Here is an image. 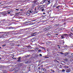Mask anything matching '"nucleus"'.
<instances>
[{"instance_id":"obj_1","label":"nucleus","mask_w":73,"mask_h":73,"mask_svg":"<svg viewBox=\"0 0 73 73\" xmlns=\"http://www.w3.org/2000/svg\"><path fill=\"white\" fill-rule=\"evenodd\" d=\"M50 28L49 27H48L43 29V30L44 31H49V30H50Z\"/></svg>"},{"instance_id":"obj_2","label":"nucleus","mask_w":73,"mask_h":73,"mask_svg":"<svg viewBox=\"0 0 73 73\" xmlns=\"http://www.w3.org/2000/svg\"><path fill=\"white\" fill-rule=\"evenodd\" d=\"M29 12L30 13H33V14H35V13H37V11H32L31 10L30 11H29Z\"/></svg>"},{"instance_id":"obj_3","label":"nucleus","mask_w":73,"mask_h":73,"mask_svg":"<svg viewBox=\"0 0 73 73\" xmlns=\"http://www.w3.org/2000/svg\"><path fill=\"white\" fill-rule=\"evenodd\" d=\"M45 5H46V4H45L44 5H40V9L44 8H45Z\"/></svg>"},{"instance_id":"obj_4","label":"nucleus","mask_w":73,"mask_h":73,"mask_svg":"<svg viewBox=\"0 0 73 73\" xmlns=\"http://www.w3.org/2000/svg\"><path fill=\"white\" fill-rule=\"evenodd\" d=\"M48 0H43L42 2H40L41 4H43L46 1H48Z\"/></svg>"},{"instance_id":"obj_5","label":"nucleus","mask_w":73,"mask_h":73,"mask_svg":"<svg viewBox=\"0 0 73 73\" xmlns=\"http://www.w3.org/2000/svg\"><path fill=\"white\" fill-rule=\"evenodd\" d=\"M13 13V11L12 10H9V11H7V13L8 14H10L12 13Z\"/></svg>"},{"instance_id":"obj_6","label":"nucleus","mask_w":73,"mask_h":73,"mask_svg":"<svg viewBox=\"0 0 73 73\" xmlns=\"http://www.w3.org/2000/svg\"><path fill=\"white\" fill-rule=\"evenodd\" d=\"M29 11H31L29 10L28 11L27 13L26 14V15H27V16H29V15H30V13H29V12L30 13V12H29Z\"/></svg>"},{"instance_id":"obj_7","label":"nucleus","mask_w":73,"mask_h":73,"mask_svg":"<svg viewBox=\"0 0 73 73\" xmlns=\"http://www.w3.org/2000/svg\"><path fill=\"white\" fill-rule=\"evenodd\" d=\"M7 35H8V34H7V33H6V34H4L2 35L3 37H5V36H7Z\"/></svg>"},{"instance_id":"obj_8","label":"nucleus","mask_w":73,"mask_h":73,"mask_svg":"<svg viewBox=\"0 0 73 73\" xmlns=\"http://www.w3.org/2000/svg\"><path fill=\"white\" fill-rule=\"evenodd\" d=\"M31 62V60H29L28 61H27V62H25V64H28V63H29V62Z\"/></svg>"},{"instance_id":"obj_9","label":"nucleus","mask_w":73,"mask_h":73,"mask_svg":"<svg viewBox=\"0 0 73 73\" xmlns=\"http://www.w3.org/2000/svg\"><path fill=\"white\" fill-rule=\"evenodd\" d=\"M21 57H19L18 59V61H19V62H20V61H21Z\"/></svg>"},{"instance_id":"obj_10","label":"nucleus","mask_w":73,"mask_h":73,"mask_svg":"<svg viewBox=\"0 0 73 73\" xmlns=\"http://www.w3.org/2000/svg\"><path fill=\"white\" fill-rule=\"evenodd\" d=\"M51 42L50 41V42H46V43L47 44H48V45H49V44H50V43Z\"/></svg>"},{"instance_id":"obj_11","label":"nucleus","mask_w":73,"mask_h":73,"mask_svg":"<svg viewBox=\"0 0 73 73\" xmlns=\"http://www.w3.org/2000/svg\"><path fill=\"white\" fill-rule=\"evenodd\" d=\"M56 6H57V5L56 4H55L53 6V8H55Z\"/></svg>"},{"instance_id":"obj_12","label":"nucleus","mask_w":73,"mask_h":73,"mask_svg":"<svg viewBox=\"0 0 73 73\" xmlns=\"http://www.w3.org/2000/svg\"><path fill=\"white\" fill-rule=\"evenodd\" d=\"M42 70H43V71H44V72H45L46 71L45 69L44 68H42Z\"/></svg>"},{"instance_id":"obj_13","label":"nucleus","mask_w":73,"mask_h":73,"mask_svg":"<svg viewBox=\"0 0 73 73\" xmlns=\"http://www.w3.org/2000/svg\"><path fill=\"white\" fill-rule=\"evenodd\" d=\"M36 33H33V35L32 36H36V35H35V34H36Z\"/></svg>"},{"instance_id":"obj_14","label":"nucleus","mask_w":73,"mask_h":73,"mask_svg":"<svg viewBox=\"0 0 73 73\" xmlns=\"http://www.w3.org/2000/svg\"><path fill=\"white\" fill-rule=\"evenodd\" d=\"M47 16V15H42V17H44L45 18H46Z\"/></svg>"},{"instance_id":"obj_15","label":"nucleus","mask_w":73,"mask_h":73,"mask_svg":"<svg viewBox=\"0 0 73 73\" xmlns=\"http://www.w3.org/2000/svg\"><path fill=\"white\" fill-rule=\"evenodd\" d=\"M66 72H67V73H69V72H70V70L68 69L66 70Z\"/></svg>"},{"instance_id":"obj_16","label":"nucleus","mask_w":73,"mask_h":73,"mask_svg":"<svg viewBox=\"0 0 73 73\" xmlns=\"http://www.w3.org/2000/svg\"><path fill=\"white\" fill-rule=\"evenodd\" d=\"M69 53H67L66 52V53H65V56H67L68 55V54H69Z\"/></svg>"},{"instance_id":"obj_17","label":"nucleus","mask_w":73,"mask_h":73,"mask_svg":"<svg viewBox=\"0 0 73 73\" xmlns=\"http://www.w3.org/2000/svg\"><path fill=\"white\" fill-rule=\"evenodd\" d=\"M40 5H41L38 6V9H39L40 8Z\"/></svg>"},{"instance_id":"obj_18","label":"nucleus","mask_w":73,"mask_h":73,"mask_svg":"<svg viewBox=\"0 0 73 73\" xmlns=\"http://www.w3.org/2000/svg\"><path fill=\"white\" fill-rule=\"evenodd\" d=\"M48 3H47V4H46V5H49V4H50V1H48Z\"/></svg>"},{"instance_id":"obj_19","label":"nucleus","mask_w":73,"mask_h":73,"mask_svg":"<svg viewBox=\"0 0 73 73\" xmlns=\"http://www.w3.org/2000/svg\"><path fill=\"white\" fill-rule=\"evenodd\" d=\"M9 29H14V27H10L9 28Z\"/></svg>"},{"instance_id":"obj_20","label":"nucleus","mask_w":73,"mask_h":73,"mask_svg":"<svg viewBox=\"0 0 73 73\" xmlns=\"http://www.w3.org/2000/svg\"><path fill=\"white\" fill-rule=\"evenodd\" d=\"M62 72H65V70L64 69H63L62 70Z\"/></svg>"},{"instance_id":"obj_21","label":"nucleus","mask_w":73,"mask_h":73,"mask_svg":"<svg viewBox=\"0 0 73 73\" xmlns=\"http://www.w3.org/2000/svg\"><path fill=\"white\" fill-rule=\"evenodd\" d=\"M61 37L62 38H65L64 36V35H62L61 36Z\"/></svg>"},{"instance_id":"obj_22","label":"nucleus","mask_w":73,"mask_h":73,"mask_svg":"<svg viewBox=\"0 0 73 73\" xmlns=\"http://www.w3.org/2000/svg\"><path fill=\"white\" fill-rule=\"evenodd\" d=\"M63 35L64 36H66L67 35V34H63Z\"/></svg>"},{"instance_id":"obj_23","label":"nucleus","mask_w":73,"mask_h":73,"mask_svg":"<svg viewBox=\"0 0 73 73\" xmlns=\"http://www.w3.org/2000/svg\"><path fill=\"white\" fill-rule=\"evenodd\" d=\"M31 46H28L27 48L28 49H29V48H31Z\"/></svg>"},{"instance_id":"obj_24","label":"nucleus","mask_w":73,"mask_h":73,"mask_svg":"<svg viewBox=\"0 0 73 73\" xmlns=\"http://www.w3.org/2000/svg\"><path fill=\"white\" fill-rule=\"evenodd\" d=\"M30 56L31 55H28L27 56H26V57H27H27H30Z\"/></svg>"},{"instance_id":"obj_25","label":"nucleus","mask_w":73,"mask_h":73,"mask_svg":"<svg viewBox=\"0 0 73 73\" xmlns=\"http://www.w3.org/2000/svg\"><path fill=\"white\" fill-rule=\"evenodd\" d=\"M15 73H17V72H18V70H16L14 71Z\"/></svg>"},{"instance_id":"obj_26","label":"nucleus","mask_w":73,"mask_h":73,"mask_svg":"<svg viewBox=\"0 0 73 73\" xmlns=\"http://www.w3.org/2000/svg\"><path fill=\"white\" fill-rule=\"evenodd\" d=\"M35 50H38V48H36L35 49Z\"/></svg>"},{"instance_id":"obj_27","label":"nucleus","mask_w":73,"mask_h":73,"mask_svg":"<svg viewBox=\"0 0 73 73\" xmlns=\"http://www.w3.org/2000/svg\"><path fill=\"white\" fill-rule=\"evenodd\" d=\"M44 9H41V11L42 12H43V11H44Z\"/></svg>"},{"instance_id":"obj_28","label":"nucleus","mask_w":73,"mask_h":73,"mask_svg":"<svg viewBox=\"0 0 73 73\" xmlns=\"http://www.w3.org/2000/svg\"><path fill=\"white\" fill-rule=\"evenodd\" d=\"M6 46V44H3V45H2V46L3 47H4V46Z\"/></svg>"},{"instance_id":"obj_29","label":"nucleus","mask_w":73,"mask_h":73,"mask_svg":"<svg viewBox=\"0 0 73 73\" xmlns=\"http://www.w3.org/2000/svg\"><path fill=\"white\" fill-rule=\"evenodd\" d=\"M65 68H68V66H65Z\"/></svg>"},{"instance_id":"obj_30","label":"nucleus","mask_w":73,"mask_h":73,"mask_svg":"<svg viewBox=\"0 0 73 73\" xmlns=\"http://www.w3.org/2000/svg\"><path fill=\"white\" fill-rule=\"evenodd\" d=\"M70 61H73V59H70Z\"/></svg>"},{"instance_id":"obj_31","label":"nucleus","mask_w":73,"mask_h":73,"mask_svg":"<svg viewBox=\"0 0 73 73\" xmlns=\"http://www.w3.org/2000/svg\"><path fill=\"white\" fill-rule=\"evenodd\" d=\"M68 59H66L65 60V61H68Z\"/></svg>"},{"instance_id":"obj_32","label":"nucleus","mask_w":73,"mask_h":73,"mask_svg":"<svg viewBox=\"0 0 73 73\" xmlns=\"http://www.w3.org/2000/svg\"><path fill=\"white\" fill-rule=\"evenodd\" d=\"M16 15H14V17H13V18H14V17H15L17 15V14H16Z\"/></svg>"},{"instance_id":"obj_33","label":"nucleus","mask_w":73,"mask_h":73,"mask_svg":"<svg viewBox=\"0 0 73 73\" xmlns=\"http://www.w3.org/2000/svg\"><path fill=\"white\" fill-rule=\"evenodd\" d=\"M60 54H64L62 52H60Z\"/></svg>"},{"instance_id":"obj_34","label":"nucleus","mask_w":73,"mask_h":73,"mask_svg":"<svg viewBox=\"0 0 73 73\" xmlns=\"http://www.w3.org/2000/svg\"><path fill=\"white\" fill-rule=\"evenodd\" d=\"M19 9H15V11H19Z\"/></svg>"},{"instance_id":"obj_35","label":"nucleus","mask_w":73,"mask_h":73,"mask_svg":"<svg viewBox=\"0 0 73 73\" xmlns=\"http://www.w3.org/2000/svg\"><path fill=\"white\" fill-rule=\"evenodd\" d=\"M1 33H4V32H0V34H1Z\"/></svg>"},{"instance_id":"obj_36","label":"nucleus","mask_w":73,"mask_h":73,"mask_svg":"<svg viewBox=\"0 0 73 73\" xmlns=\"http://www.w3.org/2000/svg\"><path fill=\"white\" fill-rule=\"evenodd\" d=\"M36 2H37V1H33V3H36Z\"/></svg>"},{"instance_id":"obj_37","label":"nucleus","mask_w":73,"mask_h":73,"mask_svg":"<svg viewBox=\"0 0 73 73\" xmlns=\"http://www.w3.org/2000/svg\"><path fill=\"white\" fill-rule=\"evenodd\" d=\"M4 12H2L1 13V14H4Z\"/></svg>"},{"instance_id":"obj_38","label":"nucleus","mask_w":73,"mask_h":73,"mask_svg":"<svg viewBox=\"0 0 73 73\" xmlns=\"http://www.w3.org/2000/svg\"><path fill=\"white\" fill-rule=\"evenodd\" d=\"M13 15H14V14H11L10 15V16H12Z\"/></svg>"},{"instance_id":"obj_39","label":"nucleus","mask_w":73,"mask_h":73,"mask_svg":"<svg viewBox=\"0 0 73 73\" xmlns=\"http://www.w3.org/2000/svg\"><path fill=\"white\" fill-rule=\"evenodd\" d=\"M39 56H42V54H39Z\"/></svg>"},{"instance_id":"obj_40","label":"nucleus","mask_w":73,"mask_h":73,"mask_svg":"<svg viewBox=\"0 0 73 73\" xmlns=\"http://www.w3.org/2000/svg\"><path fill=\"white\" fill-rule=\"evenodd\" d=\"M41 50H38V52H41Z\"/></svg>"},{"instance_id":"obj_41","label":"nucleus","mask_w":73,"mask_h":73,"mask_svg":"<svg viewBox=\"0 0 73 73\" xmlns=\"http://www.w3.org/2000/svg\"><path fill=\"white\" fill-rule=\"evenodd\" d=\"M38 69H39V70H40V67H38Z\"/></svg>"},{"instance_id":"obj_42","label":"nucleus","mask_w":73,"mask_h":73,"mask_svg":"<svg viewBox=\"0 0 73 73\" xmlns=\"http://www.w3.org/2000/svg\"><path fill=\"white\" fill-rule=\"evenodd\" d=\"M54 62H56V61H57V60H54Z\"/></svg>"},{"instance_id":"obj_43","label":"nucleus","mask_w":73,"mask_h":73,"mask_svg":"<svg viewBox=\"0 0 73 73\" xmlns=\"http://www.w3.org/2000/svg\"><path fill=\"white\" fill-rule=\"evenodd\" d=\"M40 66L42 68V67H43V65H42V64L41 65V66Z\"/></svg>"},{"instance_id":"obj_44","label":"nucleus","mask_w":73,"mask_h":73,"mask_svg":"<svg viewBox=\"0 0 73 73\" xmlns=\"http://www.w3.org/2000/svg\"><path fill=\"white\" fill-rule=\"evenodd\" d=\"M56 8H58V9L59 8H58V6L56 7Z\"/></svg>"},{"instance_id":"obj_45","label":"nucleus","mask_w":73,"mask_h":73,"mask_svg":"<svg viewBox=\"0 0 73 73\" xmlns=\"http://www.w3.org/2000/svg\"><path fill=\"white\" fill-rule=\"evenodd\" d=\"M65 47H68V46L66 45V46H65Z\"/></svg>"},{"instance_id":"obj_46","label":"nucleus","mask_w":73,"mask_h":73,"mask_svg":"<svg viewBox=\"0 0 73 73\" xmlns=\"http://www.w3.org/2000/svg\"><path fill=\"white\" fill-rule=\"evenodd\" d=\"M38 56H39V55H37L36 56V57H38Z\"/></svg>"},{"instance_id":"obj_47","label":"nucleus","mask_w":73,"mask_h":73,"mask_svg":"<svg viewBox=\"0 0 73 73\" xmlns=\"http://www.w3.org/2000/svg\"><path fill=\"white\" fill-rule=\"evenodd\" d=\"M39 67H40V68L41 69V68H42V67H41V66H39Z\"/></svg>"},{"instance_id":"obj_48","label":"nucleus","mask_w":73,"mask_h":73,"mask_svg":"<svg viewBox=\"0 0 73 73\" xmlns=\"http://www.w3.org/2000/svg\"><path fill=\"white\" fill-rule=\"evenodd\" d=\"M20 10L21 11H23V9H21Z\"/></svg>"},{"instance_id":"obj_49","label":"nucleus","mask_w":73,"mask_h":73,"mask_svg":"<svg viewBox=\"0 0 73 73\" xmlns=\"http://www.w3.org/2000/svg\"><path fill=\"white\" fill-rule=\"evenodd\" d=\"M45 43H41V44H44Z\"/></svg>"},{"instance_id":"obj_50","label":"nucleus","mask_w":73,"mask_h":73,"mask_svg":"<svg viewBox=\"0 0 73 73\" xmlns=\"http://www.w3.org/2000/svg\"><path fill=\"white\" fill-rule=\"evenodd\" d=\"M71 55H72V56H73V53L71 54Z\"/></svg>"},{"instance_id":"obj_51","label":"nucleus","mask_w":73,"mask_h":73,"mask_svg":"<svg viewBox=\"0 0 73 73\" xmlns=\"http://www.w3.org/2000/svg\"><path fill=\"white\" fill-rule=\"evenodd\" d=\"M55 35H58V34H56Z\"/></svg>"},{"instance_id":"obj_52","label":"nucleus","mask_w":73,"mask_h":73,"mask_svg":"<svg viewBox=\"0 0 73 73\" xmlns=\"http://www.w3.org/2000/svg\"><path fill=\"white\" fill-rule=\"evenodd\" d=\"M56 25H57V26H58V25H59V24H58Z\"/></svg>"},{"instance_id":"obj_53","label":"nucleus","mask_w":73,"mask_h":73,"mask_svg":"<svg viewBox=\"0 0 73 73\" xmlns=\"http://www.w3.org/2000/svg\"><path fill=\"white\" fill-rule=\"evenodd\" d=\"M58 49H60V48H61V47H58Z\"/></svg>"},{"instance_id":"obj_54","label":"nucleus","mask_w":73,"mask_h":73,"mask_svg":"<svg viewBox=\"0 0 73 73\" xmlns=\"http://www.w3.org/2000/svg\"><path fill=\"white\" fill-rule=\"evenodd\" d=\"M56 62H58H58H59L57 60H56Z\"/></svg>"},{"instance_id":"obj_55","label":"nucleus","mask_w":73,"mask_h":73,"mask_svg":"<svg viewBox=\"0 0 73 73\" xmlns=\"http://www.w3.org/2000/svg\"><path fill=\"white\" fill-rule=\"evenodd\" d=\"M62 41L63 42V43H64V40H62Z\"/></svg>"},{"instance_id":"obj_56","label":"nucleus","mask_w":73,"mask_h":73,"mask_svg":"<svg viewBox=\"0 0 73 73\" xmlns=\"http://www.w3.org/2000/svg\"><path fill=\"white\" fill-rule=\"evenodd\" d=\"M58 6V7H60V5L58 6Z\"/></svg>"},{"instance_id":"obj_57","label":"nucleus","mask_w":73,"mask_h":73,"mask_svg":"<svg viewBox=\"0 0 73 73\" xmlns=\"http://www.w3.org/2000/svg\"><path fill=\"white\" fill-rule=\"evenodd\" d=\"M43 14H44V15H45V13H43Z\"/></svg>"},{"instance_id":"obj_58","label":"nucleus","mask_w":73,"mask_h":73,"mask_svg":"<svg viewBox=\"0 0 73 73\" xmlns=\"http://www.w3.org/2000/svg\"><path fill=\"white\" fill-rule=\"evenodd\" d=\"M46 58H49V57H46Z\"/></svg>"},{"instance_id":"obj_59","label":"nucleus","mask_w":73,"mask_h":73,"mask_svg":"<svg viewBox=\"0 0 73 73\" xmlns=\"http://www.w3.org/2000/svg\"><path fill=\"white\" fill-rule=\"evenodd\" d=\"M71 31H73V29H71Z\"/></svg>"},{"instance_id":"obj_60","label":"nucleus","mask_w":73,"mask_h":73,"mask_svg":"<svg viewBox=\"0 0 73 73\" xmlns=\"http://www.w3.org/2000/svg\"><path fill=\"white\" fill-rule=\"evenodd\" d=\"M12 58H13V59H14V58H13V57H12Z\"/></svg>"},{"instance_id":"obj_61","label":"nucleus","mask_w":73,"mask_h":73,"mask_svg":"<svg viewBox=\"0 0 73 73\" xmlns=\"http://www.w3.org/2000/svg\"><path fill=\"white\" fill-rule=\"evenodd\" d=\"M52 72H54V70H53V71H52Z\"/></svg>"},{"instance_id":"obj_62","label":"nucleus","mask_w":73,"mask_h":73,"mask_svg":"<svg viewBox=\"0 0 73 73\" xmlns=\"http://www.w3.org/2000/svg\"><path fill=\"white\" fill-rule=\"evenodd\" d=\"M0 60H1V57H0Z\"/></svg>"},{"instance_id":"obj_63","label":"nucleus","mask_w":73,"mask_h":73,"mask_svg":"<svg viewBox=\"0 0 73 73\" xmlns=\"http://www.w3.org/2000/svg\"><path fill=\"white\" fill-rule=\"evenodd\" d=\"M3 42V43H4V42L3 41V42Z\"/></svg>"},{"instance_id":"obj_64","label":"nucleus","mask_w":73,"mask_h":73,"mask_svg":"<svg viewBox=\"0 0 73 73\" xmlns=\"http://www.w3.org/2000/svg\"><path fill=\"white\" fill-rule=\"evenodd\" d=\"M14 59H15L16 60V58H14Z\"/></svg>"}]
</instances>
